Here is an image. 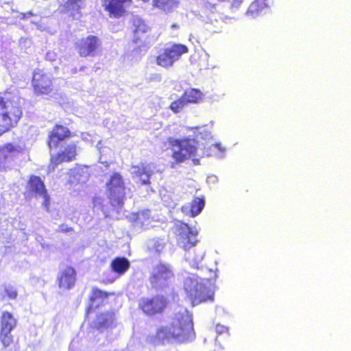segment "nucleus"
I'll use <instances>...</instances> for the list:
<instances>
[{
    "label": "nucleus",
    "instance_id": "obj_24",
    "mask_svg": "<svg viewBox=\"0 0 351 351\" xmlns=\"http://www.w3.org/2000/svg\"><path fill=\"white\" fill-rule=\"evenodd\" d=\"M154 7L169 13L172 12L178 5V0H152Z\"/></svg>",
    "mask_w": 351,
    "mask_h": 351
},
{
    "label": "nucleus",
    "instance_id": "obj_18",
    "mask_svg": "<svg viewBox=\"0 0 351 351\" xmlns=\"http://www.w3.org/2000/svg\"><path fill=\"white\" fill-rule=\"evenodd\" d=\"M132 3V0H103V6L110 15L120 17L125 12V7Z\"/></svg>",
    "mask_w": 351,
    "mask_h": 351
},
{
    "label": "nucleus",
    "instance_id": "obj_28",
    "mask_svg": "<svg viewBox=\"0 0 351 351\" xmlns=\"http://www.w3.org/2000/svg\"><path fill=\"white\" fill-rule=\"evenodd\" d=\"M0 340L5 348L10 346L14 341L11 332L0 330Z\"/></svg>",
    "mask_w": 351,
    "mask_h": 351
},
{
    "label": "nucleus",
    "instance_id": "obj_21",
    "mask_svg": "<svg viewBox=\"0 0 351 351\" xmlns=\"http://www.w3.org/2000/svg\"><path fill=\"white\" fill-rule=\"evenodd\" d=\"M130 263L125 257H116L110 263V269L119 276L123 275L130 268Z\"/></svg>",
    "mask_w": 351,
    "mask_h": 351
},
{
    "label": "nucleus",
    "instance_id": "obj_9",
    "mask_svg": "<svg viewBox=\"0 0 351 351\" xmlns=\"http://www.w3.org/2000/svg\"><path fill=\"white\" fill-rule=\"evenodd\" d=\"M75 49L80 57L95 56L101 50V40L95 35L82 37L75 44Z\"/></svg>",
    "mask_w": 351,
    "mask_h": 351
},
{
    "label": "nucleus",
    "instance_id": "obj_20",
    "mask_svg": "<svg viewBox=\"0 0 351 351\" xmlns=\"http://www.w3.org/2000/svg\"><path fill=\"white\" fill-rule=\"evenodd\" d=\"M47 190L44 181L38 176L30 175L26 186V193L29 195H39Z\"/></svg>",
    "mask_w": 351,
    "mask_h": 351
},
{
    "label": "nucleus",
    "instance_id": "obj_5",
    "mask_svg": "<svg viewBox=\"0 0 351 351\" xmlns=\"http://www.w3.org/2000/svg\"><path fill=\"white\" fill-rule=\"evenodd\" d=\"M169 304L168 299L163 295L156 294L143 297L138 302V308L145 315L153 317L162 315Z\"/></svg>",
    "mask_w": 351,
    "mask_h": 351
},
{
    "label": "nucleus",
    "instance_id": "obj_13",
    "mask_svg": "<svg viewBox=\"0 0 351 351\" xmlns=\"http://www.w3.org/2000/svg\"><path fill=\"white\" fill-rule=\"evenodd\" d=\"M71 136L70 130L61 124H56L49 132L47 144L50 149L59 147L60 143Z\"/></svg>",
    "mask_w": 351,
    "mask_h": 351
},
{
    "label": "nucleus",
    "instance_id": "obj_29",
    "mask_svg": "<svg viewBox=\"0 0 351 351\" xmlns=\"http://www.w3.org/2000/svg\"><path fill=\"white\" fill-rule=\"evenodd\" d=\"M82 0H67L64 4L65 9L71 12H79Z\"/></svg>",
    "mask_w": 351,
    "mask_h": 351
},
{
    "label": "nucleus",
    "instance_id": "obj_17",
    "mask_svg": "<svg viewBox=\"0 0 351 351\" xmlns=\"http://www.w3.org/2000/svg\"><path fill=\"white\" fill-rule=\"evenodd\" d=\"M132 177L137 179V183L140 185L149 186L151 184V177L153 175V171L149 165L141 162L136 165H132Z\"/></svg>",
    "mask_w": 351,
    "mask_h": 351
},
{
    "label": "nucleus",
    "instance_id": "obj_32",
    "mask_svg": "<svg viewBox=\"0 0 351 351\" xmlns=\"http://www.w3.org/2000/svg\"><path fill=\"white\" fill-rule=\"evenodd\" d=\"M84 172V167L81 166L75 167L74 169H71V176L73 177H80Z\"/></svg>",
    "mask_w": 351,
    "mask_h": 351
},
{
    "label": "nucleus",
    "instance_id": "obj_25",
    "mask_svg": "<svg viewBox=\"0 0 351 351\" xmlns=\"http://www.w3.org/2000/svg\"><path fill=\"white\" fill-rule=\"evenodd\" d=\"M205 206V200L203 196L194 197L190 204L189 215L194 217L198 215L203 210Z\"/></svg>",
    "mask_w": 351,
    "mask_h": 351
},
{
    "label": "nucleus",
    "instance_id": "obj_15",
    "mask_svg": "<svg viewBox=\"0 0 351 351\" xmlns=\"http://www.w3.org/2000/svg\"><path fill=\"white\" fill-rule=\"evenodd\" d=\"M23 152V148L12 143H5L0 147V171L5 170L13 157Z\"/></svg>",
    "mask_w": 351,
    "mask_h": 351
},
{
    "label": "nucleus",
    "instance_id": "obj_16",
    "mask_svg": "<svg viewBox=\"0 0 351 351\" xmlns=\"http://www.w3.org/2000/svg\"><path fill=\"white\" fill-rule=\"evenodd\" d=\"M76 271L72 266H66L60 271L57 283L59 288L69 290L74 287L76 282Z\"/></svg>",
    "mask_w": 351,
    "mask_h": 351
},
{
    "label": "nucleus",
    "instance_id": "obj_36",
    "mask_svg": "<svg viewBox=\"0 0 351 351\" xmlns=\"http://www.w3.org/2000/svg\"><path fill=\"white\" fill-rule=\"evenodd\" d=\"M193 163L195 165H198L199 164V160L198 159H193Z\"/></svg>",
    "mask_w": 351,
    "mask_h": 351
},
{
    "label": "nucleus",
    "instance_id": "obj_23",
    "mask_svg": "<svg viewBox=\"0 0 351 351\" xmlns=\"http://www.w3.org/2000/svg\"><path fill=\"white\" fill-rule=\"evenodd\" d=\"M16 326V319L8 311H3L0 319V330L11 332Z\"/></svg>",
    "mask_w": 351,
    "mask_h": 351
},
{
    "label": "nucleus",
    "instance_id": "obj_27",
    "mask_svg": "<svg viewBox=\"0 0 351 351\" xmlns=\"http://www.w3.org/2000/svg\"><path fill=\"white\" fill-rule=\"evenodd\" d=\"M18 291L16 289L11 285H8L4 287L3 298H8L10 300H15L17 298Z\"/></svg>",
    "mask_w": 351,
    "mask_h": 351
},
{
    "label": "nucleus",
    "instance_id": "obj_6",
    "mask_svg": "<svg viewBox=\"0 0 351 351\" xmlns=\"http://www.w3.org/2000/svg\"><path fill=\"white\" fill-rule=\"evenodd\" d=\"M106 194L112 204L121 205L125 199V185L119 172H114L106 182Z\"/></svg>",
    "mask_w": 351,
    "mask_h": 351
},
{
    "label": "nucleus",
    "instance_id": "obj_4",
    "mask_svg": "<svg viewBox=\"0 0 351 351\" xmlns=\"http://www.w3.org/2000/svg\"><path fill=\"white\" fill-rule=\"evenodd\" d=\"M167 143L172 152L171 157L177 165L183 163L197 155V142L193 138L169 137Z\"/></svg>",
    "mask_w": 351,
    "mask_h": 351
},
{
    "label": "nucleus",
    "instance_id": "obj_37",
    "mask_svg": "<svg viewBox=\"0 0 351 351\" xmlns=\"http://www.w3.org/2000/svg\"><path fill=\"white\" fill-rule=\"evenodd\" d=\"M186 209H187V206H182V210L183 212H185Z\"/></svg>",
    "mask_w": 351,
    "mask_h": 351
},
{
    "label": "nucleus",
    "instance_id": "obj_31",
    "mask_svg": "<svg viewBox=\"0 0 351 351\" xmlns=\"http://www.w3.org/2000/svg\"><path fill=\"white\" fill-rule=\"evenodd\" d=\"M39 195L43 197V206L45 208V209L47 211H49L50 196L48 193L47 190L45 191V193L43 192Z\"/></svg>",
    "mask_w": 351,
    "mask_h": 351
},
{
    "label": "nucleus",
    "instance_id": "obj_19",
    "mask_svg": "<svg viewBox=\"0 0 351 351\" xmlns=\"http://www.w3.org/2000/svg\"><path fill=\"white\" fill-rule=\"evenodd\" d=\"M115 313L114 311H106L99 313L94 322V328L99 332H103L115 326Z\"/></svg>",
    "mask_w": 351,
    "mask_h": 351
},
{
    "label": "nucleus",
    "instance_id": "obj_8",
    "mask_svg": "<svg viewBox=\"0 0 351 351\" xmlns=\"http://www.w3.org/2000/svg\"><path fill=\"white\" fill-rule=\"evenodd\" d=\"M173 276V271L167 265L159 263L154 267L149 281L152 289L160 290L170 284Z\"/></svg>",
    "mask_w": 351,
    "mask_h": 351
},
{
    "label": "nucleus",
    "instance_id": "obj_10",
    "mask_svg": "<svg viewBox=\"0 0 351 351\" xmlns=\"http://www.w3.org/2000/svg\"><path fill=\"white\" fill-rule=\"evenodd\" d=\"M32 86L36 95H49L53 89L52 79L43 69H36L32 73Z\"/></svg>",
    "mask_w": 351,
    "mask_h": 351
},
{
    "label": "nucleus",
    "instance_id": "obj_26",
    "mask_svg": "<svg viewBox=\"0 0 351 351\" xmlns=\"http://www.w3.org/2000/svg\"><path fill=\"white\" fill-rule=\"evenodd\" d=\"M185 101L181 96L179 99L172 101L169 106V109L174 113H178L186 106Z\"/></svg>",
    "mask_w": 351,
    "mask_h": 351
},
{
    "label": "nucleus",
    "instance_id": "obj_2",
    "mask_svg": "<svg viewBox=\"0 0 351 351\" xmlns=\"http://www.w3.org/2000/svg\"><path fill=\"white\" fill-rule=\"evenodd\" d=\"M23 117L18 102L0 94V136L16 128Z\"/></svg>",
    "mask_w": 351,
    "mask_h": 351
},
{
    "label": "nucleus",
    "instance_id": "obj_1",
    "mask_svg": "<svg viewBox=\"0 0 351 351\" xmlns=\"http://www.w3.org/2000/svg\"><path fill=\"white\" fill-rule=\"evenodd\" d=\"M194 335L192 317L184 311L176 313L169 326L159 327L155 335L148 337V341L154 346L164 344L171 339L183 342L193 338Z\"/></svg>",
    "mask_w": 351,
    "mask_h": 351
},
{
    "label": "nucleus",
    "instance_id": "obj_11",
    "mask_svg": "<svg viewBox=\"0 0 351 351\" xmlns=\"http://www.w3.org/2000/svg\"><path fill=\"white\" fill-rule=\"evenodd\" d=\"M77 155V144L71 143L64 149L51 156L49 167L51 169H54L62 162H70L75 160Z\"/></svg>",
    "mask_w": 351,
    "mask_h": 351
},
{
    "label": "nucleus",
    "instance_id": "obj_14",
    "mask_svg": "<svg viewBox=\"0 0 351 351\" xmlns=\"http://www.w3.org/2000/svg\"><path fill=\"white\" fill-rule=\"evenodd\" d=\"M114 292H108L102 291L99 288L94 287L92 288L90 295L88 298V304L86 308V315L93 313L97 308L105 304V300L110 296L114 295Z\"/></svg>",
    "mask_w": 351,
    "mask_h": 351
},
{
    "label": "nucleus",
    "instance_id": "obj_35",
    "mask_svg": "<svg viewBox=\"0 0 351 351\" xmlns=\"http://www.w3.org/2000/svg\"><path fill=\"white\" fill-rule=\"evenodd\" d=\"M171 27L173 29H178L179 27V25L177 24H172Z\"/></svg>",
    "mask_w": 351,
    "mask_h": 351
},
{
    "label": "nucleus",
    "instance_id": "obj_33",
    "mask_svg": "<svg viewBox=\"0 0 351 351\" xmlns=\"http://www.w3.org/2000/svg\"><path fill=\"white\" fill-rule=\"evenodd\" d=\"M58 231L61 233H66L73 231V228L65 223H62L59 226Z\"/></svg>",
    "mask_w": 351,
    "mask_h": 351
},
{
    "label": "nucleus",
    "instance_id": "obj_34",
    "mask_svg": "<svg viewBox=\"0 0 351 351\" xmlns=\"http://www.w3.org/2000/svg\"><path fill=\"white\" fill-rule=\"evenodd\" d=\"M242 0H234L232 3V6L238 7L241 3Z\"/></svg>",
    "mask_w": 351,
    "mask_h": 351
},
{
    "label": "nucleus",
    "instance_id": "obj_30",
    "mask_svg": "<svg viewBox=\"0 0 351 351\" xmlns=\"http://www.w3.org/2000/svg\"><path fill=\"white\" fill-rule=\"evenodd\" d=\"M148 27L143 22H138V25H136V28L134 31L136 42L138 38L141 34H145L148 30Z\"/></svg>",
    "mask_w": 351,
    "mask_h": 351
},
{
    "label": "nucleus",
    "instance_id": "obj_3",
    "mask_svg": "<svg viewBox=\"0 0 351 351\" xmlns=\"http://www.w3.org/2000/svg\"><path fill=\"white\" fill-rule=\"evenodd\" d=\"M184 289L193 306L203 302L214 301V290L208 280L204 282L195 277H188L184 280Z\"/></svg>",
    "mask_w": 351,
    "mask_h": 351
},
{
    "label": "nucleus",
    "instance_id": "obj_12",
    "mask_svg": "<svg viewBox=\"0 0 351 351\" xmlns=\"http://www.w3.org/2000/svg\"><path fill=\"white\" fill-rule=\"evenodd\" d=\"M197 235V231L193 230L187 223H182L179 226V232L177 235L178 245L184 250H189L196 245Z\"/></svg>",
    "mask_w": 351,
    "mask_h": 351
},
{
    "label": "nucleus",
    "instance_id": "obj_7",
    "mask_svg": "<svg viewBox=\"0 0 351 351\" xmlns=\"http://www.w3.org/2000/svg\"><path fill=\"white\" fill-rule=\"evenodd\" d=\"M188 51L189 49L185 45L173 44L169 47L163 49L162 51L156 56V64L164 68H169L183 54L188 53Z\"/></svg>",
    "mask_w": 351,
    "mask_h": 351
},
{
    "label": "nucleus",
    "instance_id": "obj_22",
    "mask_svg": "<svg viewBox=\"0 0 351 351\" xmlns=\"http://www.w3.org/2000/svg\"><path fill=\"white\" fill-rule=\"evenodd\" d=\"M186 104H199L204 99L203 93L197 88H190L184 91L182 95Z\"/></svg>",
    "mask_w": 351,
    "mask_h": 351
}]
</instances>
